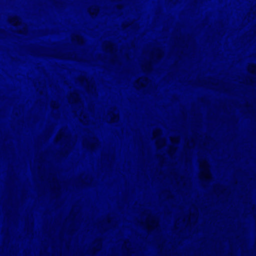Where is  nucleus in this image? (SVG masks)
I'll return each mask as SVG.
<instances>
[{
    "instance_id": "obj_7",
    "label": "nucleus",
    "mask_w": 256,
    "mask_h": 256,
    "mask_svg": "<svg viewBox=\"0 0 256 256\" xmlns=\"http://www.w3.org/2000/svg\"><path fill=\"white\" fill-rule=\"evenodd\" d=\"M118 120V116L116 114H113L111 118L110 122H114Z\"/></svg>"
},
{
    "instance_id": "obj_5",
    "label": "nucleus",
    "mask_w": 256,
    "mask_h": 256,
    "mask_svg": "<svg viewBox=\"0 0 256 256\" xmlns=\"http://www.w3.org/2000/svg\"><path fill=\"white\" fill-rule=\"evenodd\" d=\"M10 22L14 26H18L20 24V20L16 17L12 18L10 20Z\"/></svg>"
},
{
    "instance_id": "obj_6",
    "label": "nucleus",
    "mask_w": 256,
    "mask_h": 256,
    "mask_svg": "<svg viewBox=\"0 0 256 256\" xmlns=\"http://www.w3.org/2000/svg\"><path fill=\"white\" fill-rule=\"evenodd\" d=\"M248 70L252 73L256 74V66L254 65L250 66Z\"/></svg>"
},
{
    "instance_id": "obj_4",
    "label": "nucleus",
    "mask_w": 256,
    "mask_h": 256,
    "mask_svg": "<svg viewBox=\"0 0 256 256\" xmlns=\"http://www.w3.org/2000/svg\"><path fill=\"white\" fill-rule=\"evenodd\" d=\"M146 79L144 78H140L136 82V86L138 88H142L145 86L146 84Z\"/></svg>"
},
{
    "instance_id": "obj_1",
    "label": "nucleus",
    "mask_w": 256,
    "mask_h": 256,
    "mask_svg": "<svg viewBox=\"0 0 256 256\" xmlns=\"http://www.w3.org/2000/svg\"><path fill=\"white\" fill-rule=\"evenodd\" d=\"M200 176L205 180H210L211 178V174L209 170V166L206 162H202L200 164Z\"/></svg>"
},
{
    "instance_id": "obj_3",
    "label": "nucleus",
    "mask_w": 256,
    "mask_h": 256,
    "mask_svg": "<svg viewBox=\"0 0 256 256\" xmlns=\"http://www.w3.org/2000/svg\"><path fill=\"white\" fill-rule=\"evenodd\" d=\"M146 225L149 230H153L158 226V222L154 218L148 216L146 220Z\"/></svg>"
},
{
    "instance_id": "obj_8",
    "label": "nucleus",
    "mask_w": 256,
    "mask_h": 256,
    "mask_svg": "<svg viewBox=\"0 0 256 256\" xmlns=\"http://www.w3.org/2000/svg\"><path fill=\"white\" fill-rule=\"evenodd\" d=\"M94 12H90L91 14H97L98 11V10H97V8H94Z\"/></svg>"
},
{
    "instance_id": "obj_2",
    "label": "nucleus",
    "mask_w": 256,
    "mask_h": 256,
    "mask_svg": "<svg viewBox=\"0 0 256 256\" xmlns=\"http://www.w3.org/2000/svg\"><path fill=\"white\" fill-rule=\"evenodd\" d=\"M161 132L159 130H155L153 132L154 138L156 139V144L158 148H161L166 144V141L160 138Z\"/></svg>"
},
{
    "instance_id": "obj_9",
    "label": "nucleus",
    "mask_w": 256,
    "mask_h": 256,
    "mask_svg": "<svg viewBox=\"0 0 256 256\" xmlns=\"http://www.w3.org/2000/svg\"><path fill=\"white\" fill-rule=\"evenodd\" d=\"M60 137H61V134H59L57 136H56V140L57 141L59 140L60 138Z\"/></svg>"
}]
</instances>
